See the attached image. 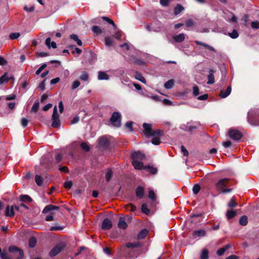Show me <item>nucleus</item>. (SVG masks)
Here are the masks:
<instances>
[{"mask_svg": "<svg viewBox=\"0 0 259 259\" xmlns=\"http://www.w3.org/2000/svg\"><path fill=\"white\" fill-rule=\"evenodd\" d=\"M162 11L160 10H155L153 11V21L151 24L146 25V28L148 31H153L159 32L161 29V19Z\"/></svg>", "mask_w": 259, "mask_h": 259, "instance_id": "obj_1", "label": "nucleus"}, {"mask_svg": "<svg viewBox=\"0 0 259 259\" xmlns=\"http://www.w3.org/2000/svg\"><path fill=\"white\" fill-rule=\"evenodd\" d=\"M144 129V133L147 137H152V143L154 145H158L160 143V137L161 136L160 131H153L152 124L144 123L143 125Z\"/></svg>", "mask_w": 259, "mask_h": 259, "instance_id": "obj_2", "label": "nucleus"}, {"mask_svg": "<svg viewBox=\"0 0 259 259\" xmlns=\"http://www.w3.org/2000/svg\"><path fill=\"white\" fill-rule=\"evenodd\" d=\"M144 154L140 151L134 152L132 154V164L137 169H141L143 167V163L139 160L145 159Z\"/></svg>", "mask_w": 259, "mask_h": 259, "instance_id": "obj_3", "label": "nucleus"}, {"mask_svg": "<svg viewBox=\"0 0 259 259\" xmlns=\"http://www.w3.org/2000/svg\"><path fill=\"white\" fill-rule=\"evenodd\" d=\"M9 250L12 254V255H9L12 259V256L17 258H21L23 257V251L15 246L9 247Z\"/></svg>", "mask_w": 259, "mask_h": 259, "instance_id": "obj_4", "label": "nucleus"}, {"mask_svg": "<svg viewBox=\"0 0 259 259\" xmlns=\"http://www.w3.org/2000/svg\"><path fill=\"white\" fill-rule=\"evenodd\" d=\"M111 123L115 127H119L121 125V115L118 112L113 113L110 118Z\"/></svg>", "mask_w": 259, "mask_h": 259, "instance_id": "obj_5", "label": "nucleus"}, {"mask_svg": "<svg viewBox=\"0 0 259 259\" xmlns=\"http://www.w3.org/2000/svg\"><path fill=\"white\" fill-rule=\"evenodd\" d=\"M228 135L230 138L235 141L240 140L243 136V134L241 132L233 128H231L229 130Z\"/></svg>", "mask_w": 259, "mask_h": 259, "instance_id": "obj_6", "label": "nucleus"}, {"mask_svg": "<svg viewBox=\"0 0 259 259\" xmlns=\"http://www.w3.org/2000/svg\"><path fill=\"white\" fill-rule=\"evenodd\" d=\"M52 120L53 123L52 124V126L53 127H58L60 125V121L59 119V115L57 112V106H55L53 109V113L52 115Z\"/></svg>", "mask_w": 259, "mask_h": 259, "instance_id": "obj_7", "label": "nucleus"}, {"mask_svg": "<svg viewBox=\"0 0 259 259\" xmlns=\"http://www.w3.org/2000/svg\"><path fill=\"white\" fill-rule=\"evenodd\" d=\"M65 244L63 242L58 244L51 249L49 255L52 257L57 255L65 247Z\"/></svg>", "mask_w": 259, "mask_h": 259, "instance_id": "obj_8", "label": "nucleus"}, {"mask_svg": "<svg viewBox=\"0 0 259 259\" xmlns=\"http://www.w3.org/2000/svg\"><path fill=\"white\" fill-rule=\"evenodd\" d=\"M229 179H223L219 181L215 185V189L218 191L221 192L225 188L229 182Z\"/></svg>", "mask_w": 259, "mask_h": 259, "instance_id": "obj_9", "label": "nucleus"}, {"mask_svg": "<svg viewBox=\"0 0 259 259\" xmlns=\"http://www.w3.org/2000/svg\"><path fill=\"white\" fill-rule=\"evenodd\" d=\"M14 209L19 210V207L17 205H12L7 206L6 209V215L8 217H12L14 215Z\"/></svg>", "mask_w": 259, "mask_h": 259, "instance_id": "obj_10", "label": "nucleus"}, {"mask_svg": "<svg viewBox=\"0 0 259 259\" xmlns=\"http://www.w3.org/2000/svg\"><path fill=\"white\" fill-rule=\"evenodd\" d=\"M215 71L211 69L208 71V74L207 75V84H213L214 83V74Z\"/></svg>", "mask_w": 259, "mask_h": 259, "instance_id": "obj_11", "label": "nucleus"}, {"mask_svg": "<svg viewBox=\"0 0 259 259\" xmlns=\"http://www.w3.org/2000/svg\"><path fill=\"white\" fill-rule=\"evenodd\" d=\"M118 227L121 229H126L128 226L127 223L125 222V217H120L118 222Z\"/></svg>", "mask_w": 259, "mask_h": 259, "instance_id": "obj_12", "label": "nucleus"}, {"mask_svg": "<svg viewBox=\"0 0 259 259\" xmlns=\"http://www.w3.org/2000/svg\"><path fill=\"white\" fill-rule=\"evenodd\" d=\"M112 223L109 219H105L102 223V228L104 230H109L111 228Z\"/></svg>", "mask_w": 259, "mask_h": 259, "instance_id": "obj_13", "label": "nucleus"}, {"mask_svg": "<svg viewBox=\"0 0 259 259\" xmlns=\"http://www.w3.org/2000/svg\"><path fill=\"white\" fill-rule=\"evenodd\" d=\"M231 90V87L229 85L226 90H222L220 92V96L222 98H226L230 94Z\"/></svg>", "mask_w": 259, "mask_h": 259, "instance_id": "obj_14", "label": "nucleus"}, {"mask_svg": "<svg viewBox=\"0 0 259 259\" xmlns=\"http://www.w3.org/2000/svg\"><path fill=\"white\" fill-rule=\"evenodd\" d=\"M195 42L198 45H200V46L204 47L205 48L208 49V50H209L210 51H212L213 52H216V50L212 47H211L206 44L201 42L199 40H195Z\"/></svg>", "mask_w": 259, "mask_h": 259, "instance_id": "obj_15", "label": "nucleus"}, {"mask_svg": "<svg viewBox=\"0 0 259 259\" xmlns=\"http://www.w3.org/2000/svg\"><path fill=\"white\" fill-rule=\"evenodd\" d=\"M59 208V207L58 206H55L52 204L48 205L44 208V209L42 210V212L44 213H46L51 210L58 209Z\"/></svg>", "mask_w": 259, "mask_h": 259, "instance_id": "obj_16", "label": "nucleus"}, {"mask_svg": "<svg viewBox=\"0 0 259 259\" xmlns=\"http://www.w3.org/2000/svg\"><path fill=\"white\" fill-rule=\"evenodd\" d=\"M11 78L12 76L8 73H5L0 77V84L7 82Z\"/></svg>", "mask_w": 259, "mask_h": 259, "instance_id": "obj_17", "label": "nucleus"}, {"mask_svg": "<svg viewBox=\"0 0 259 259\" xmlns=\"http://www.w3.org/2000/svg\"><path fill=\"white\" fill-rule=\"evenodd\" d=\"M136 196L139 199H141L144 195V188L141 186H139L136 190Z\"/></svg>", "mask_w": 259, "mask_h": 259, "instance_id": "obj_18", "label": "nucleus"}, {"mask_svg": "<svg viewBox=\"0 0 259 259\" xmlns=\"http://www.w3.org/2000/svg\"><path fill=\"white\" fill-rule=\"evenodd\" d=\"M98 78L99 80H108L109 79V75L104 71H99L98 72Z\"/></svg>", "mask_w": 259, "mask_h": 259, "instance_id": "obj_19", "label": "nucleus"}, {"mask_svg": "<svg viewBox=\"0 0 259 259\" xmlns=\"http://www.w3.org/2000/svg\"><path fill=\"white\" fill-rule=\"evenodd\" d=\"M143 168H144L147 171H149L152 174H155L157 171L156 168L150 165H146L145 166H143Z\"/></svg>", "mask_w": 259, "mask_h": 259, "instance_id": "obj_20", "label": "nucleus"}, {"mask_svg": "<svg viewBox=\"0 0 259 259\" xmlns=\"http://www.w3.org/2000/svg\"><path fill=\"white\" fill-rule=\"evenodd\" d=\"M174 39L177 42H181L184 40L185 38V34L181 33L179 35H175L173 37Z\"/></svg>", "mask_w": 259, "mask_h": 259, "instance_id": "obj_21", "label": "nucleus"}, {"mask_svg": "<svg viewBox=\"0 0 259 259\" xmlns=\"http://www.w3.org/2000/svg\"><path fill=\"white\" fill-rule=\"evenodd\" d=\"M46 45L49 48H51V47L56 49L57 48L56 44L55 41H51V38L50 37L47 38L46 40Z\"/></svg>", "mask_w": 259, "mask_h": 259, "instance_id": "obj_22", "label": "nucleus"}, {"mask_svg": "<svg viewBox=\"0 0 259 259\" xmlns=\"http://www.w3.org/2000/svg\"><path fill=\"white\" fill-rule=\"evenodd\" d=\"M193 235L195 237H203L206 235V232L201 229L195 230L193 232Z\"/></svg>", "mask_w": 259, "mask_h": 259, "instance_id": "obj_23", "label": "nucleus"}, {"mask_svg": "<svg viewBox=\"0 0 259 259\" xmlns=\"http://www.w3.org/2000/svg\"><path fill=\"white\" fill-rule=\"evenodd\" d=\"M230 247V245L228 244L218 250L217 253L219 256L222 255L224 252Z\"/></svg>", "mask_w": 259, "mask_h": 259, "instance_id": "obj_24", "label": "nucleus"}, {"mask_svg": "<svg viewBox=\"0 0 259 259\" xmlns=\"http://www.w3.org/2000/svg\"><path fill=\"white\" fill-rule=\"evenodd\" d=\"M70 37L71 39L76 42V44H77V45H78L79 46H82V41L80 39H79L78 36L76 34H71L70 35Z\"/></svg>", "mask_w": 259, "mask_h": 259, "instance_id": "obj_25", "label": "nucleus"}, {"mask_svg": "<svg viewBox=\"0 0 259 259\" xmlns=\"http://www.w3.org/2000/svg\"><path fill=\"white\" fill-rule=\"evenodd\" d=\"M148 231L147 229H143L138 234L137 237L139 239L144 238L148 234Z\"/></svg>", "mask_w": 259, "mask_h": 259, "instance_id": "obj_26", "label": "nucleus"}, {"mask_svg": "<svg viewBox=\"0 0 259 259\" xmlns=\"http://www.w3.org/2000/svg\"><path fill=\"white\" fill-rule=\"evenodd\" d=\"M237 215V212L234 210H228L226 212L227 218L229 220L231 219Z\"/></svg>", "mask_w": 259, "mask_h": 259, "instance_id": "obj_27", "label": "nucleus"}, {"mask_svg": "<svg viewBox=\"0 0 259 259\" xmlns=\"http://www.w3.org/2000/svg\"><path fill=\"white\" fill-rule=\"evenodd\" d=\"M184 10V8L180 4H178L174 9V14L175 15L179 14Z\"/></svg>", "mask_w": 259, "mask_h": 259, "instance_id": "obj_28", "label": "nucleus"}, {"mask_svg": "<svg viewBox=\"0 0 259 259\" xmlns=\"http://www.w3.org/2000/svg\"><path fill=\"white\" fill-rule=\"evenodd\" d=\"M99 145L101 146H106L108 144V139L106 137H102L99 139Z\"/></svg>", "mask_w": 259, "mask_h": 259, "instance_id": "obj_29", "label": "nucleus"}, {"mask_svg": "<svg viewBox=\"0 0 259 259\" xmlns=\"http://www.w3.org/2000/svg\"><path fill=\"white\" fill-rule=\"evenodd\" d=\"M174 82H174V79H169V80H168L164 83V87L166 89H170L172 88V87L174 86Z\"/></svg>", "mask_w": 259, "mask_h": 259, "instance_id": "obj_30", "label": "nucleus"}, {"mask_svg": "<svg viewBox=\"0 0 259 259\" xmlns=\"http://www.w3.org/2000/svg\"><path fill=\"white\" fill-rule=\"evenodd\" d=\"M248 223L247 217L246 215L242 216L239 219V224L242 226H245Z\"/></svg>", "mask_w": 259, "mask_h": 259, "instance_id": "obj_31", "label": "nucleus"}, {"mask_svg": "<svg viewBox=\"0 0 259 259\" xmlns=\"http://www.w3.org/2000/svg\"><path fill=\"white\" fill-rule=\"evenodd\" d=\"M0 256L2 259H12V257L9 255L7 252L4 251H2L0 248Z\"/></svg>", "mask_w": 259, "mask_h": 259, "instance_id": "obj_32", "label": "nucleus"}, {"mask_svg": "<svg viewBox=\"0 0 259 259\" xmlns=\"http://www.w3.org/2000/svg\"><path fill=\"white\" fill-rule=\"evenodd\" d=\"M135 78L137 80H140L143 83H146V80L144 77L139 72H136L135 74Z\"/></svg>", "mask_w": 259, "mask_h": 259, "instance_id": "obj_33", "label": "nucleus"}, {"mask_svg": "<svg viewBox=\"0 0 259 259\" xmlns=\"http://www.w3.org/2000/svg\"><path fill=\"white\" fill-rule=\"evenodd\" d=\"M141 211L146 214H149L150 212V209L148 208L146 204H143L141 207Z\"/></svg>", "mask_w": 259, "mask_h": 259, "instance_id": "obj_34", "label": "nucleus"}, {"mask_svg": "<svg viewBox=\"0 0 259 259\" xmlns=\"http://www.w3.org/2000/svg\"><path fill=\"white\" fill-rule=\"evenodd\" d=\"M113 175V172L110 169H108L105 175L106 180L107 181H109L111 179Z\"/></svg>", "mask_w": 259, "mask_h": 259, "instance_id": "obj_35", "label": "nucleus"}, {"mask_svg": "<svg viewBox=\"0 0 259 259\" xmlns=\"http://www.w3.org/2000/svg\"><path fill=\"white\" fill-rule=\"evenodd\" d=\"M237 203L236 202L234 197H233L230 200V202L228 204V206L229 207L233 208L237 206Z\"/></svg>", "mask_w": 259, "mask_h": 259, "instance_id": "obj_36", "label": "nucleus"}, {"mask_svg": "<svg viewBox=\"0 0 259 259\" xmlns=\"http://www.w3.org/2000/svg\"><path fill=\"white\" fill-rule=\"evenodd\" d=\"M208 251L207 249H204L202 250L200 255V259H208Z\"/></svg>", "mask_w": 259, "mask_h": 259, "instance_id": "obj_37", "label": "nucleus"}, {"mask_svg": "<svg viewBox=\"0 0 259 259\" xmlns=\"http://www.w3.org/2000/svg\"><path fill=\"white\" fill-rule=\"evenodd\" d=\"M36 243V238L34 237H31L29 240V246L30 247H33L35 246Z\"/></svg>", "mask_w": 259, "mask_h": 259, "instance_id": "obj_38", "label": "nucleus"}, {"mask_svg": "<svg viewBox=\"0 0 259 259\" xmlns=\"http://www.w3.org/2000/svg\"><path fill=\"white\" fill-rule=\"evenodd\" d=\"M105 43L106 46L110 47L113 44V40L112 38L110 36H107L105 39Z\"/></svg>", "mask_w": 259, "mask_h": 259, "instance_id": "obj_39", "label": "nucleus"}, {"mask_svg": "<svg viewBox=\"0 0 259 259\" xmlns=\"http://www.w3.org/2000/svg\"><path fill=\"white\" fill-rule=\"evenodd\" d=\"M139 246V243H131L128 242L125 244V247L127 248H133Z\"/></svg>", "mask_w": 259, "mask_h": 259, "instance_id": "obj_40", "label": "nucleus"}, {"mask_svg": "<svg viewBox=\"0 0 259 259\" xmlns=\"http://www.w3.org/2000/svg\"><path fill=\"white\" fill-rule=\"evenodd\" d=\"M148 197L150 199H151L153 201H154L156 199V196L154 192L151 190H150L149 191Z\"/></svg>", "mask_w": 259, "mask_h": 259, "instance_id": "obj_41", "label": "nucleus"}, {"mask_svg": "<svg viewBox=\"0 0 259 259\" xmlns=\"http://www.w3.org/2000/svg\"><path fill=\"white\" fill-rule=\"evenodd\" d=\"M131 61H132V62L138 65H144L145 64V62L144 61L140 59H131Z\"/></svg>", "mask_w": 259, "mask_h": 259, "instance_id": "obj_42", "label": "nucleus"}, {"mask_svg": "<svg viewBox=\"0 0 259 259\" xmlns=\"http://www.w3.org/2000/svg\"><path fill=\"white\" fill-rule=\"evenodd\" d=\"M36 183L38 186H41L42 184V179L40 176L36 175L35 178Z\"/></svg>", "mask_w": 259, "mask_h": 259, "instance_id": "obj_43", "label": "nucleus"}, {"mask_svg": "<svg viewBox=\"0 0 259 259\" xmlns=\"http://www.w3.org/2000/svg\"><path fill=\"white\" fill-rule=\"evenodd\" d=\"M39 104L38 102H35L31 108V111L36 113L39 108Z\"/></svg>", "mask_w": 259, "mask_h": 259, "instance_id": "obj_44", "label": "nucleus"}, {"mask_svg": "<svg viewBox=\"0 0 259 259\" xmlns=\"http://www.w3.org/2000/svg\"><path fill=\"white\" fill-rule=\"evenodd\" d=\"M20 36V34L19 32L12 33L9 35V38L13 40L18 38Z\"/></svg>", "mask_w": 259, "mask_h": 259, "instance_id": "obj_45", "label": "nucleus"}, {"mask_svg": "<svg viewBox=\"0 0 259 259\" xmlns=\"http://www.w3.org/2000/svg\"><path fill=\"white\" fill-rule=\"evenodd\" d=\"M229 35L232 38H236L238 37L239 34L236 30H234L232 33H229Z\"/></svg>", "mask_w": 259, "mask_h": 259, "instance_id": "obj_46", "label": "nucleus"}, {"mask_svg": "<svg viewBox=\"0 0 259 259\" xmlns=\"http://www.w3.org/2000/svg\"><path fill=\"white\" fill-rule=\"evenodd\" d=\"M136 207L133 204H129L126 206V209L131 212H134L136 210Z\"/></svg>", "mask_w": 259, "mask_h": 259, "instance_id": "obj_47", "label": "nucleus"}, {"mask_svg": "<svg viewBox=\"0 0 259 259\" xmlns=\"http://www.w3.org/2000/svg\"><path fill=\"white\" fill-rule=\"evenodd\" d=\"M200 190V186L198 184H195L193 187V192L194 194H197Z\"/></svg>", "mask_w": 259, "mask_h": 259, "instance_id": "obj_48", "label": "nucleus"}, {"mask_svg": "<svg viewBox=\"0 0 259 259\" xmlns=\"http://www.w3.org/2000/svg\"><path fill=\"white\" fill-rule=\"evenodd\" d=\"M89 78L88 73L87 72H84L80 76V79L82 80L87 81Z\"/></svg>", "mask_w": 259, "mask_h": 259, "instance_id": "obj_49", "label": "nucleus"}, {"mask_svg": "<svg viewBox=\"0 0 259 259\" xmlns=\"http://www.w3.org/2000/svg\"><path fill=\"white\" fill-rule=\"evenodd\" d=\"M251 26L253 29H259V21H253L251 23Z\"/></svg>", "mask_w": 259, "mask_h": 259, "instance_id": "obj_50", "label": "nucleus"}, {"mask_svg": "<svg viewBox=\"0 0 259 259\" xmlns=\"http://www.w3.org/2000/svg\"><path fill=\"white\" fill-rule=\"evenodd\" d=\"M92 31L96 33L99 34L102 32L101 29L97 26H94L92 28Z\"/></svg>", "mask_w": 259, "mask_h": 259, "instance_id": "obj_51", "label": "nucleus"}, {"mask_svg": "<svg viewBox=\"0 0 259 259\" xmlns=\"http://www.w3.org/2000/svg\"><path fill=\"white\" fill-rule=\"evenodd\" d=\"M81 148L85 151H89L90 150L89 146L85 143H82L80 145Z\"/></svg>", "mask_w": 259, "mask_h": 259, "instance_id": "obj_52", "label": "nucleus"}, {"mask_svg": "<svg viewBox=\"0 0 259 259\" xmlns=\"http://www.w3.org/2000/svg\"><path fill=\"white\" fill-rule=\"evenodd\" d=\"M193 94L194 96H197L199 95V88L197 86L195 85L193 87Z\"/></svg>", "mask_w": 259, "mask_h": 259, "instance_id": "obj_53", "label": "nucleus"}, {"mask_svg": "<svg viewBox=\"0 0 259 259\" xmlns=\"http://www.w3.org/2000/svg\"><path fill=\"white\" fill-rule=\"evenodd\" d=\"M47 64H43L36 71V74L38 75L46 67Z\"/></svg>", "mask_w": 259, "mask_h": 259, "instance_id": "obj_54", "label": "nucleus"}, {"mask_svg": "<svg viewBox=\"0 0 259 259\" xmlns=\"http://www.w3.org/2000/svg\"><path fill=\"white\" fill-rule=\"evenodd\" d=\"M24 10L27 12H32L34 10V7L31 6L28 7L27 6H25L24 7Z\"/></svg>", "mask_w": 259, "mask_h": 259, "instance_id": "obj_55", "label": "nucleus"}, {"mask_svg": "<svg viewBox=\"0 0 259 259\" xmlns=\"http://www.w3.org/2000/svg\"><path fill=\"white\" fill-rule=\"evenodd\" d=\"M72 182L71 181H66L64 184V186L65 188L67 189H70L72 186Z\"/></svg>", "mask_w": 259, "mask_h": 259, "instance_id": "obj_56", "label": "nucleus"}, {"mask_svg": "<svg viewBox=\"0 0 259 259\" xmlns=\"http://www.w3.org/2000/svg\"><path fill=\"white\" fill-rule=\"evenodd\" d=\"M113 37L116 39H119L121 37V32L120 31H117L115 34L113 35Z\"/></svg>", "mask_w": 259, "mask_h": 259, "instance_id": "obj_57", "label": "nucleus"}, {"mask_svg": "<svg viewBox=\"0 0 259 259\" xmlns=\"http://www.w3.org/2000/svg\"><path fill=\"white\" fill-rule=\"evenodd\" d=\"M63 227L61 226H52L50 228L51 231H59L63 230Z\"/></svg>", "mask_w": 259, "mask_h": 259, "instance_id": "obj_58", "label": "nucleus"}, {"mask_svg": "<svg viewBox=\"0 0 259 259\" xmlns=\"http://www.w3.org/2000/svg\"><path fill=\"white\" fill-rule=\"evenodd\" d=\"M171 126V124L169 122H165L163 123V127L164 126L165 131H167L169 130Z\"/></svg>", "mask_w": 259, "mask_h": 259, "instance_id": "obj_59", "label": "nucleus"}, {"mask_svg": "<svg viewBox=\"0 0 259 259\" xmlns=\"http://www.w3.org/2000/svg\"><path fill=\"white\" fill-rule=\"evenodd\" d=\"M186 25L187 27H190L194 25V23L192 20L188 19L186 21Z\"/></svg>", "mask_w": 259, "mask_h": 259, "instance_id": "obj_60", "label": "nucleus"}, {"mask_svg": "<svg viewBox=\"0 0 259 259\" xmlns=\"http://www.w3.org/2000/svg\"><path fill=\"white\" fill-rule=\"evenodd\" d=\"M232 144L230 141H227L226 142H224L223 143V145L225 148H229L232 146Z\"/></svg>", "mask_w": 259, "mask_h": 259, "instance_id": "obj_61", "label": "nucleus"}, {"mask_svg": "<svg viewBox=\"0 0 259 259\" xmlns=\"http://www.w3.org/2000/svg\"><path fill=\"white\" fill-rule=\"evenodd\" d=\"M28 123V120L26 118H23L21 119V124L23 127H26Z\"/></svg>", "mask_w": 259, "mask_h": 259, "instance_id": "obj_62", "label": "nucleus"}, {"mask_svg": "<svg viewBox=\"0 0 259 259\" xmlns=\"http://www.w3.org/2000/svg\"><path fill=\"white\" fill-rule=\"evenodd\" d=\"M80 82L78 80H75L73 82L72 86V89H75L78 88L80 85Z\"/></svg>", "mask_w": 259, "mask_h": 259, "instance_id": "obj_63", "label": "nucleus"}, {"mask_svg": "<svg viewBox=\"0 0 259 259\" xmlns=\"http://www.w3.org/2000/svg\"><path fill=\"white\" fill-rule=\"evenodd\" d=\"M208 95L207 94H204L203 95L199 96L197 99L199 100H205L207 99Z\"/></svg>", "mask_w": 259, "mask_h": 259, "instance_id": "obj_64", "label": "nucleus"}]
</instances>
